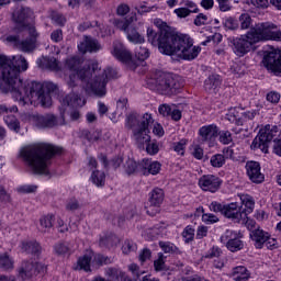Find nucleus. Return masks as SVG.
<instances>
[{"mask_svg": "<svg viewBox=\"0 0 281 281\" xmlns=\"http://www.w3.org/2000/svg\"><path fill=\"white\" fill-rule=\"evenodd\" d=\"M21 71H27V60L22 55L8 57L0 55V93H11L20 106L36 104L44 109L52 106V93L58 86L52 81L44 83L23 81Z\"/></svg>", "mask_w": 281, "mask_h": 281, "instance_id": "obj_1", "label": "nucleus"}, {"mask_svg": "<svg viewBox=\"0 0 281 281\" xmlns=\"http://www.w3.org/2000/svg\"><path fill=\"white\" fill-rule=\"evenodd\" d=\"M155 25L159 27L155 30L147 29V41L154 47H158L160 54L165 56H176L180 60H194L201 52V47L194 46L192 40L188 35H179L168 26L165 22V29H161L164 22L155 20Z\"/></svg>", "mask_w": 281, "mask_h": 281, "instance_id": "obj_2", "label": "nucleus"}, {"mask_svg": "<svg viewBox=\"0 0 281 281\" xmlns=\"http://www.w3.org/2000/svg\"><path fill=\"white\" fill-rule=\"evenodd\" d=\"M63 148L49 144L30 145L21 149L20 155L34 175H49V159L60 155Z\"/></svg>", "mask_w": 281, "mask_h": 281, "instance_id": "obj_3", "label": "nucleus"}, {"mask_svg": "<svg viewBox=\"0 0 281 281\" xmlns=\"http://www.w3.org/2000/svg\"><path fill=\"white\" fill-rule=\"evenodd\" d=\"M82 99L76 93H69L59 98L61 106L59 108L60 116L46 114L37 117V128H54L55 126H65V110L67 106H80Z\"/></svg>", "mask_w": 281, "mask_h": 281, "instance_id": "obj_4", "label": "nucleus"}, {"mask_svg": "<svg viewBox=\"0 0 281 281\" xmlns=\"http://www.w3.org/2000/svg\"><path fill=\"white\" fill-rule=\"evenodd\" d=\"M263 38H269V33L265 30V25L257 24L247 34L232 40L233 49L236 56H245L251 52L256 43H260Z\"/></svg>", "mask_w": 281, "mask_h": 281, "instance_id": "obj_5", "label": "nucleus"}, {"mask_svg": "<svg viewBox=\"0 0 281 281\" xmlns=\"http://www.w3.org/2000/svg\"><path fill=\"white\" fill-rule=\"evenodd\" d=\"M149 89L158 91L161 95H175L183 87L181 77L169 72H157L154 78L147 81Z\"/></svg>", "mask_w": 281, "mask_h": 281, "instance_id": "obj_6", "label": "nucleus"}, {"mask_svg": "<svg viewBox=\"0 0 281 281\" xmlns=\"http://www.w3.org/2000/svg\"><path fill=\"white\" fill-rule=\"evenodd\" d=\"M80 57H70L66 60V69L69 71H74L67 81V85L70 89H75V91L70 93H75L80 97V91H82V87L78 86V80L82 82H87L89 85L91 78H93V72H91V68L89 69H80L81 65Z\"/></svg>", "mask_w": 281, "mask_h": 281, "instance_id": "obj_7", "label": "nucleus"}, {"mask_svg": "<svg viewBox=\"0 0 281 281\" xmlns=\"http://www.w3.org/2000/svg\"><path fill=\"white\" fill-rule=\"evenodd\" d=\"M280 131L278 126L267 125L263 130L259 131L258 136L255 137L250 148L256 150L259 148L262 153H269V143L273 139V153L281 157V139H278Z\"/></svg>", "mask_w": 281, "mask_h": 281, "instance_id": "obj_8", "label": "nucleus"}, {"mask_svg": "<svg viewBox=\"0 0 281 281\" xmlns=\"http://www.w3.org/2000/svg\"><path fill=\"white\" fill-rule=\"evenodd\" d=\"M153 115L145 113L142 117L139 127H135L133 130L134 139L138 146V148H144L145 144H148L150 142V130L148 128L150 124H153Z\"/></svg>", "mask_w": 281, "mask_h": 281, "instance_id": "obj_9", "label": "nucleus"}, {"mask_svg": "<svg viewBox=\"0 0 281 281\" xmlns=\"http://www.w3.org/2000/svg\"><path fill=\"white\" fill-rule=\"evenodd\" d=\"M117 76V72L113 68H108L102 71L97 79H91L88 85H90L91 91L99 98H102L106 95V82H109V79L115 78Z\"/></svg>", "mask_w": 281, "mask_h": 281, "instance_id": "obj_10", "label": "nucleus"}, {"mask_svg": "<svg viewBox=\"0 0 281 281\" xmlns=\"http://www.w3.org/2000/svg\"><path fill=\"white\" fill-rule=\"evenodd\" d=\"M7 43L14 47V49H20V52H24L25 54H30V52H34L36 49V40L26 37L21 41L19 35H9L5 38Z\"/></svg>", "mask_w": 281, "mask_h": 281, "instance_id": "obj_11", "label": "nucleus"}, {"mask_svg": "<svg viewBox=\"0 0 281 281\" xmlns=\"http://www.w3.org/2000/svg\"><path fill=\"white\" fill-rule=\"evenodd\" d=\"M112 54L114 58L121 63H125V65H128L130 69H137V63L133 61V55H131V52L124 47L123 43L115 41L113 43Z\"/></svg>", "mask_w": 281, "mask_h": 281, "instance_id": "obj_12", "label": "nucleus"}, {"mask_svg": "<svg viewBox=\"0 0 281 281\" xmlns=\"http://www.w3.org/2000/svg\"><path fill=\"white\" fill-rule=\"evenodd\" d=\"M263 66L274 74V76L281 75V53L278 50H271L265 54L262 59Z\"/></svg>", "mask_w": 281, "mask_h": 281, "instance_id": "obj_13", "label": "nucleus"}, {"mask_svg": "<svg viewBox=\"0 0 281 281\" xmlns=\"http://www.w3.org/2000/svg\"><path fill=\"white\" fill-rule=\"evenodd\" d=\"M164 199L165 194L162 189L155 188L149 193V205L147 206V214L149 216H157V214H159V207H161Z\"/></svg>", "mask_w": 281, "mask_h": 281, "instance_id": "obj_14", "label": "nucleus"}, {"mask_svg": "<svg viewBox=\"0 0 281 281\" xmlns=\"http://www.w3.org/2000/svg\"><path fill=\"white\" fill-rule=\"evenodd\" d=\"M116 27H119V30H122L123 32H126L127 40L130 43H144V36H142L139 32H137V29L131 26V22L128 20L123 19L116 21Z\"/></svg>", "mask_w": 281, "mask_h": 281, "instance_id": "obj_15", "label": "nucleus"}, {"mask_svg": "<svg viewBox=\"0 0 281 281\" xmlns=\"http://www.w3.org/2000/svg\"><path fill=\"white\" fill-rule=\"evenodd\" d=\"M223 216L235 221V223H240V221L245 223V220L247 218V213H245V211H241V209L238 207L237 203H231L225 204Z\"/></svg>", "mask_w": 281, "mask_h": 281, "instance_id": "obj_16", "label": "nucleus"}, {"mask_svg": "<svg viewBox=\"0 0 281 281\" xmlns=\"http://www.w3.org/2000/svg\"><path fill=\"white\" fill-rule=\"evenodd\" d=\"M246 172L252 183H262L265 181V175L260 172V162L258 161H247Z\"/></svg>", "mask_w": 281, "mask_h": 281, "instance_id": "obj_17", "label": "nucleus"}, {"mask_svg": "<svg viewBox=\"0 0 281 281\" xmlns=\"http://www.w3.org/2000/svg\"><path fill=\"white\" fill-rule=\"evenodd\" d=\"M32 16H34V12L32 11V9L27 7H22L13 11L12 21L13 23H16V25L25 27V23L29 19H32Z\"/></svg>", "mask_w": 281, "mask_h": 281, "instance_id": "obj_18", "label": "nucleus"}, {"mask_svg": "<svg viewBox=\"0 0 281 281\" xmlns=\"http://www.w3.org/2000/svg\"><path fill=\"white\" fill-rule=\"evenodd\" d=\"M199 186L205 192H216L221 188V179L216 176H203L199 180Z\"/></svg>", "mask_w": 281, "mask_h": 281, "instance_id": "obj_19", "label": "nucleus"}, {"mask_svg": "<svg viewBox=\"0 0 281 281\" xmlns=\"http://www.w3.org/2000/svg\"><path fill=\"white\" fill-rule=\"evenodd\" d=\"M199 135L202 142H212L218 137V126L215 124L204 125L200 127Z\"/></svg>", "mask_w": 281, "mask_h": 281, "instance_id": "obj_20", "label": "nucleus"}, {"mask_svg": "<svg viewBox=\"0 0 281 281\" xmlns=\"http://www.w3.org/2000/svg\"><path fill=\"white\" fill-rule=\"evenodd\" d=\"M79 52H82V54H87V52H90L92 54L93 52H100L102 49V46L98 42V40H93L91 37H86L85 42H81L78 45Z\"/></svg>", "mask_w": 281, "mask_h": 281, "instance_id": "obj_21", "label": "nucleus"}, {"mask_svg": "<svg viewBox=\"0 0 281 281\" xmlns=\"http://www.w3.org/2000/svg\"><path fill=\"white\" fill-rule=\"evenodd\" d=\"M250 238L254 240L256 249H262L265 243H267V238H269V233L257 227L250 232Z\"/></svg>", "mask_w": 281, "mask_h": 281, "instance_id": "obj_22", "label": "nucleus"}, {"mask_svg": "<svg viewBox=\"0 0 281 281\" xmlns=\"http://www.w3.org/2000/svg\"><path fill=\"white\" fill-rule=\"evenodd\" d=\"M91 260H93V252H88L77 260V263L74 266L75 271H91Z\"/></svg>", "mask_w": 281, "mask_h": 281, "instance_id": "obj_23", "label": "nucleus"}, {"mask_svg": "<svg viewBox=\"0 0 281 281\" xmlns=\"http://www.w3.org/2000/svg\"><path fill=\"white\" fill-rule=\"evenodd\" d=\"M19 278L21 280H30L33 276H36V269L34 268V262L23 261L19 269Z\"/></svg>", "mask_w": 281, "mask_h": 281, "instance_id": "obj_24", "label": "nucleus"}, {"mask_svg": "<svg viewBox=\"0 0 281 281\" xmlns=\"http://www.w3.org/2000/svg\"><path fill=\"white\" fill-rule=\"evenodd\" d=\"M161 170V164L158 161L143 160L142 162V173L143 175H159Z\"/></svg>", "mask_w": 281, "mask_h": 281, "instance_id": "obj_25", "label": "nucleus"}, {"mask_svg": "<svg viewBox=\"0 0 281 281\" xmlns=\"http://www.w3.org/2000/svg\"><path fill=\"white\" fill-rule=\"evenodd\" d=\"M99 159L103 164L105 170H109L110 168H113V170H117V168H120L122 164H124V158L120 156H115L109 161L106 156L101 154Z\"/></svg>", "mask_w": 281, "mask_h": 281, "instance_id": "obj_26", "label": "nucleus"}, {"mask_svg": "<svg viewBox=\"0 0 281 281\" xmlns=\"http://www.w3.org/2000/svg\"><path fill=\"white\" fill-rule=\"evenodd\" d=\"M36 63L40 69H49V71H57L58 69V60H56V57H42L38 58Z\"/></svg>", "mask_w": 281, "mask_h": 281, "instance_id": "obj_27", "label": "nucleus"}, {"mask_svg": "<svg viewBox=\"0 0 281 281\" xmlns=\"http://www.w3.org/2000/svg\"><path fill=\"white\" fill-rule=\"evenodd\" d=\"M22 250L25 251V254H31V256L38 258L43 252V247H41L38 241H26L22 244Z\"/></svg>", "mask_w": 281, "mask_h": 281, "instance_id": "obj_28", "label": "nucleus"}, {"mask_svg": "<svg viewBox=\"0 0 281 281\" xmlns=\"http://www.w3.org/2000/svg\"><path fill=\"white\" fill-rule=\"evenodd\" d=\"M221 87V76L212 75L204 81L205 91L209 93H216Z\"/></svg>", "mask_w": 281, "mask_h": 281, "instance_id": "obj_29", "label": "nucleus"}, {"mask_svg": "<svg viewBox=\"0 0 281 281\" xmlns=\"http://www.w3.org/2000/svg\"><path fill=\"white\" fill-rule=\"evenodd\" d=\"M123 168L126 175H135L137 172H142V164L135 161L132 158H128L124 164Z\"/></svg>", "mask_w": 281, "mask_h": 281, "instance_id": "obj_30", "label": "nucleus"}, {"mask_svg": "<svg viewBox=\"0 0 281 281\" xmlns=\"http://www.w3.org/2000/svg\"><path fill=\"white\" fill-rule=\"evenodd\" d=\"M54 227V215H46L40 218L38 231L42 234H47Z\"/></svg>", "mask_w": 281, "mask_h": 281, "instance_id": "obj_31", "label": "nucleus"}, {"mask_svg": "<svg viewBox=\"0 0 281 281\" xmlns=\"http://www.w3.org/2000/svg\"><path fill=\"white\" fill-rule=\"evenodd\" d=\"M233 280L235 281H248L249 280V271L247 268L239 266L234 268L233 270Z\"/></svg>", "mask_w": 281, "mask_h": 281, "instance_id": "obj_32", "label": "nucleus"}, {"mask_svg": "<svg viewBox=\"0 0 281 281\" xmlns=\"http://www.w3.org/2000/svg\"><path fill=\"white\" fill-rule=\"evenodd\" d=\"M144 116H140L137 114V112H132L130 115L126 116V126L128 128H139V124H142V119Z\"/></svg>", "mask_w": 281, "mask_h": 281, "instance_id": "obj_33", "label": "nucleus"}, {"mask_svg": "<svg viewBox=\"0 0 281 281\" xmlns=\"http://www.w3.org/2000/svg\"><path fill=\"white\" fill-rule=\"evenodd\" d=\"M91 181L97 188H103L106 181V175H104V171L94 170L91 175Z\"/></svg>", "mask_w": 281, "mask_h": 281, "instance_id": "obj_34", "label": "nucleus"}, {"mask_svg": "<svg viewBox=\"0 0 281 281\" xmlns=\"http://www.w3.org/2000/svg\"><path fill=\"white\" fill-rule=\"evenodd\" d=\"M4 122L10 131H14V133H20L21 131V123L18 121L16 116L8 115L4 117Z\"/></svg>", "mask_w": 281, "mask_h": 281, "instance_id": "obj_35", "label": "nucleus"}, {"mask_svg": "<svg viewBox=\"0 0 281 281\" xmlns=\"http://www.w3.org/2000/svg\"><path fill=\"white\" fill-rule=\"evenodd\" d=\"M0 269L3 271H10V269H14V261L10 258L9 254L0 255Z\"/></svg>", "mask_w": 281, "mask_h": 281, "instance_id": "obj_36", "label": "nucleus"}, {"mask_svg": "<svg viewBox=\"0 0 281 281\" xmlns=\"http://www.w3.org/2000/svg\"><path fill=\"white\" fill-rule=\"evenodd\" d=\"M243 236L237 235V237H235L233 240L228 241L226 247L229 251H240V249H243V247H245V243H243V240H240Z\"/></svg>", "mask_w": 281, "mask_h": 281, "instance_id": "obj_37", "label": "nucleus"}, {"mask_svg": "<svg viewBox=\"0 0 281 281\" xmlns=\"http://www.w3.org/2000/svg\"><path fill=\"white\" fill-rule=\"evenodd\" d=\"M257 25H263V30L268 32V37H263L262 41H281V31L271 32V25L269 23H261Z\"/></svg>", "mask_w": 281, "mask_h": 281, "instance_id": "obj_38", "label": "nucleus"}, {"mask_svg": "<svg viewBox=\"0 0 281 281\" xmlns=\"http://www.w3.org/2000/svg\"><path fill=\"white\" fill-rule=\"evenodd\" d=\"M159 247L165 254H181V250L170 241H159Z\"/></svg>", "mask_w": 281, "mask_h": 281, "instance_id": "obj_39", "label": "nucleus"}, {"mask_svg": "<svg viewBox=\"0 0 281 281\" xmlns=\"http://www.w3.org/2000/svg\"><path fill=\"white\" fill-rule=\"evenodd\" d=\"M240 236V233L236 231H229L227 229L222 236H221V243L224 245H227V243H232L234 238H238Z\"/></svg>", "mask_w": 281, "mask_h": 281, "instance_id": "obj_40", "label": "nucleus"}, {"mask_svg": "<svg viewBox=\"0 0 281 281\" xmlns=\"http://www.w3.org/2000/svg\"><path fill=\"white\" fill-rule=\"evenodd\" d=\"M243 204L246 209H241V212H245L247 218V214H251L254 212V207H256V202L254 201V198H245L243 200Z\"/></svg>", "mask_w": 281, "mask_h": 281, "instance_id": "obj_41", "label": "nucleus"}, {"mask_svg": "<svg viewBox=\"0 0 281 281\" xmlns=\"http://www.w3.org/2000/svg\"><path fill=\"white\" fill-rule=\"evenodd\" d=\"M50 19L56 25H59V27H63L65 23H67V19L65 18V15L56 11L52 12Z\"/></svg>", "mask_w": 281, "mask_h": 281, "instance_id": "obj_42", "label": "nucleus"}, {"mask_svg": "<svg viewBox=\"0 0 281 281\" xmlns=\"http://www.w3.org/2000/svg\"><path fill=\"white\" fill-rule=\"evenodd\" d=\"M135 56L138 60H146L150 56V52L144 46H138L135 48Z\"/></svg>", "mask_w": 281, "mask_h": 281, "instance_id": "obj_43", "label": "nucleus"}, {"mask_svg": "<svg viewBox=\"0 0 281 281\" xmlns=\"http://www.w3.org/2000/svg\"><path fill=\"white\" fill-rule=\"evenodd\" d=\"M211 165L213 168H223L225 166V156L216 154L211 157Z\"/></svg>", "mask_w": 281, "mask_h": 281, "instance_id": "obj_44", "label": "nucleus"}, {"mask_svg": "<svg viewBox=\"0 0 281 281\" xmlns=\"http://www.w3.org/2000/svg\"><path fill=\"white\" fill-rule=\"evenodd\" d=\"M120 243V238L115 235H110L108 237L101 238L100 245H105V247H113V245H117Z\"/></svg>", "mask_w": 281, "mask_h": 281, "instance_id": "obj_45", "label": "nucleus"}, {"mask_svg": "<svg viewBox=\"0 0 281 281\" xmlns=\"http://www.w3.org/2000/svg\"><path fill=\"white\" fill-rule=\"evenodd\" d=\"M217 135L220 137L221 144H224V145L232 144V142H233L232 132L220 131V132H217Z\"/></svg>", "mask_w": 281, "mask_h": 281, "instance_id": "obj_46", "label": "nucleus"}, {"mask_svg": "<svg viewBox=\"0 0 281 281\" xmlns=\"http://www.w3.org/2000/svg\"><path fill=\"white\" fill-rule=\"evenodd\" d=\"M166 256L164 252L158 254V259L154 261V267L156 271H164L166 269Z\"/></svg>", "mask_w": 281, "mask_h": 281, "instance_id": "obj_47", "label": "nucleus"}, {"mask_svg": "<svg viewBox=\"0 0 281 281\" xmlns=\"http://www.w3.org/2000/svg\"><path fill=\"white\" fill-rule=\"evenodd\" d=\"M239 21L241 30H249V27L251 26V15H249L248 13H243L239 16Z\"/></svg>", "mask_w": 281, "mask_h": 281, "instance_id": "obj_48", "label": "nucleus"}, {"mask_svg": "<svg viewBox=\"0 0 281 281\" xmlns=\"http://www.w3.org/2000/svg\"><path fill=\"white\" fill-rule=\"evenodd\" d=\"M54 249L58 256H64V254H69L70 248L67 243H58L55 245Z\"/></svg>", "mask_w": 281, "mask_h": 281, "instance_id": "obj_49", "label": "nucleus"}, {"mask_svg": "<svg viewBox=\"0 0 281 281\" xmlns=\"http://www.w3.org/2000/svg\"><path fill=\"white\" fill-rule=\"evenodd\" d=\"M80 202L76 198L70 199L66 204L67 212H76V210H80Z\"/></svg>", "mask_w": 281, "mask_h": 281, "instance_id": "obj_50", "label": "nucleus"}, {"mask_svg": "<svg viewBox=\"0 0 281 281\" xmlns=\"http://www.w3.org/2000/svg\"><path fill=\"white\" fill-rule=\"evenodd\" d=\"M181 4L184 5L187 10H189L190 14H199V7H196V3H194L191 0H184L181 2Z\"/></svg>", "mask_w": 281, "mask_h": 281, "instance_id": "obj_51", "label": "nucleus"}, {"mask_svg": "<svg viewBox=\"0 0 281 281\" xmlns=\"http://www.w3.org/2000/svg\"><path fill=\"white\" fill-rule=\"evenodd\" d=\"M202 221L206 225H214V223H218V217L212 213H203Z\"/></svg>", "mask_w": 281, "mask_h": 281, "instance_id": "obj_52", "label": "nucleus"}, {"mask_svg": "<svg viewBox=\"0 0 281 281\" xmlns=\"http://www.w3.org/2000/svg\"><path fill=\"white\" fill-rule=\"evenodd\" d=\"M122 249H123V254H131V251H137V244L127 239L124 241Z\"/></svg>", "mask_w": 281, "mask_h": 281, "instance_id": "obj_53", "label": "nucleus"}, {"mask_svg": "<svg viewBox=\"0 0 281 281\" xmlns=\"http://www.w3.org/2000/svg\"><path fill=\"white\" fill-rule=\"evenodd\" d=\"M187 144H188V140L181 139L180 142L173 144V150L178 153V155H183L186 153Z\"/></svg>", "mask_w": 281, "mask_h": 281, "instance_id": "obj_54", "label": "nucleus"}, {"mask_svg": "<svg viewBox=\"0 0 281 281\" xmlns=\"http://www.w3.org/2000/svg\"><path fill=\"white\" fill-rule=\"evenodd\" d=\"M93 262H95V265H99V267H102V265H111V258L104 255H97L93 258Z\"/></svg>", "mask_w": 281, "mask_h": 281, "instance_id": "obj_55", "label": "nucleus"}, {"mask_svg": "<svg viewBox=\"0 0 281 281\" xmlns=\"http://www.w3.org/2000/svg\"><path fill=\"white\" fill-rule=\"evenodd\" d=\"M173 13L178 16V19H188V16L192 14L186 7L175 9Z\"/></svg>", "mask_w": 281, "mask_h": 281, "instance_id": "obj_56", "label": "nucleus"}, {"mask_svg": "<svg viewBox=\"0 0 281 281\" xmlns=\"http://www.w3.org/2000/svg\"><path fill=\"white\" fill-rule=\"evenodd\" d=\"M211 212H215V214H224L225 212V204L218 203V202H212L210 204Z\"/></svg>", "mask_w": 281, "mask_h": 281, "instance_id": "obj_57", "label": "nucleus"}, {"mask_svg": "<svg viewBox=\"0 0 281 281\" xmlns=\"http://www.w3.org/2000/svg\"><path fill=\"white\" fill-rule=\"evenodd\" d=\"M182 236L184 238V243H192V240H194V229L187 227L183 231Z\"/></svg>", "mask_w": 281, "mask_h": 281, "instance_id": "obj_58", "label": "nucleus"}, {"mask_svg": "<svg viewBox=\"0 0 281 281\" xmlns=\"http://www.w3.org/2000/svg\"><path fill=\"white\" fill-rule=\"evenodd\" d=\"M146 151L148 155H157L159 153V145L157 143H150V140L146 144Z\"/></svg>", "mask_w": 281, "mask_h": 281, "instance_id": "obj_59", "label": "nucleus"}, {"mask_svg": "<svg viewBox=\"0 0 281 281\" xmlns=\"http://www.w3.org/2000/svg\"><path fill=\"white\" fill-rule=\"evenodd\" d=\"M221 254V248H218L217 246H213L204 256V258H218Z\"/></svg>", "mask_w": 281, "mask_h": 281, "instance_id": "obj_60", "label": "nucleus"}, {"mask_svg": "<svg viewBox=\"0 0 281 281\" xmlns=\"http://www.w3.org/2000/svg\"><path fill=\"white\" fill-rule=\"evenodd\" d=\"M267 101L271 104H278L280 102V93L277 91H271L267 94Z\"/></svg>", "mask_w": 281, "mask_h": 281, "instance_id": "obj_61", "label": "nucleus"}, {"mask_svg": "<svg viewBox=\"0 0 281 281\" xmlns=\"http://www.w3.org/2000/svg\"><path fill=\"white\" fill-rule=\"evenodd\" d=\"M224 27H226V30H238V22L233 18H228L224 22Z\"/></svg>", "mask_w": 281, "mask_h": 281, "instance_id": "obj_62", "label": "nucleus"}, {"mask_svg": "<svg viewBox=\"0 0 281 281\" xmlns=\"http://www.w3.org/2000/svg\"><path fill=\"white\" fill-rule=\"evenodd\" d=\"M231 1L232 0H217L221 12H229V10H232Z\"/></svg>", "mask_w": 281, "mask_h": 281, "instance_id": "obj_63", "label": "nucleus"}, {"mask_svg": "<svg viewBox=\"0 0 281 281\" xmlns=\"http://www.w3.org/2000/svg\"><path fill=\"white\" fill-rule=\"evenodd\" d=\"M206 22H207V15L203 13H199L194 19V25H196V27H201V25H205Z\"/></svg>", "mask_w": 281, "mask_h": 281, "instance_id": "obj_64", "label": "nucleus"}]
</instances>
